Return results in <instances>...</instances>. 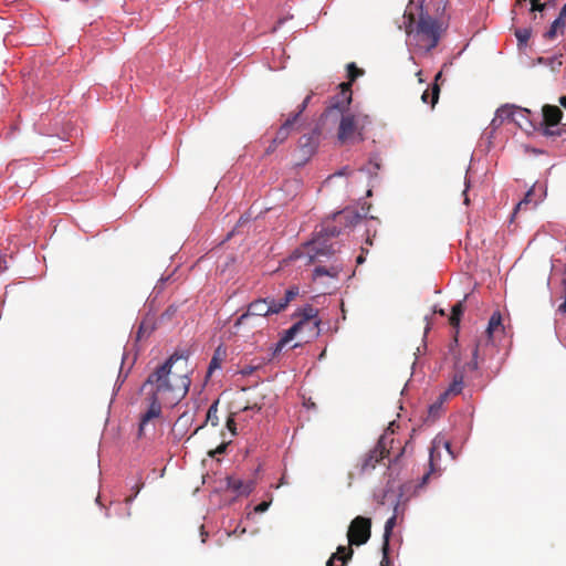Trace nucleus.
I'll return each instance as SVG.
<instances>
[{"label": "nucleus", "mask_w": 566, "mask_h": 566, "mask_svg": "<svg viewBox=\"0 0 566 566\" xmlns=\"http://www.w3.org/2000/svg\"><path fill=\"white\" fill-rule=\"evenodd\" d=\"M442 72L437 73L434 81L438 82L439 78H441ZM440 94V87L437 83H434L431 87V91H424L421 95V99L423 103H428L430 98V103L432 106H434L438 103Z\"/></svg>", "instance_id": "25"}, {"label": "nucleus", "mask_w": 566, "mask_h": 566, "mask_svg": "<svg viewBox=\"0 0 566 566\" xmlns=\"http://www.w3.org/2000/svg\"><path fill=\"white\" fill-rule=\"evenodd\" d=\"M514 34L517 40L518 49H522L527 45V41L530 40V38L532 35V29L531 28H518L515 30Z\"/></svg>", "instance_id": "29"}, {"label": "nucleus", "mask_w": 566, "mask_h": 566, "mask_svg": "<svg viewBox=\"0 0 566 566\" xmlns=\"http://www.w3.org/2000/svg\"><path fill=\"white\" fill-rule=\"evenodd\" d=\"M451 394L448 392V390L446 389L443 392H441L438 397V399L436 400L437 402H439L440 405L443 406V402L447 400V398L450 396Z\"/></svg>", "instance_id": "63"}, {"label": "nucleus", "mask_w": 566, "mask_h": 566, "mask_svg": "<svg viewBox=\"0 0 566 566\" xmlns=\"http://www.w3.org/2000/svg\"><path fill=\"white\" fill-rule=\"evenodd\" d=\"M271 505V501H262L261 503H259L258 505L254 506V512L255 513H264L269 510Z\"/></svg>", "instance_id": "54"}, {"label": "nucleus", "mask_w": 566, "mask_h": 566, "mask_svg": "<svg viewBox=\"0 0 566 566\" xmlns=\"http://www.w3.org/2000/svg\"><path fill=\"white\" fill-rule=\"evenodd\" d=\"M363 216L353 209H344L333 213V221L338 222L344 231H349L361 220Z\"/></svg>", "instance_id": "12"}, {"label": "nucleus", "mask_w": 566, "mask_h": 566, "mask_svg": "<svg viewBox=\"0 0 566 566\" xmlns=\"http://www.w3.org/2000/svg\"><path fill=\"white\" fill-rule=\"evenodd\" d=\"M311 95H307L304 101L298 105V109L291 114L290 116H295V122L298 119V117L302 115V113L306 109L310 101H311Z\"/></svg>", "instance_id": "50"}, {"label": "nucleus", "mask_w": 566, "mask_h": 566, "mask_svg": "<svg viewBox=\"0 0 566 566\" xmlns=\"http://www.w3.org/2000/svg\"><path fill=\"white\" fill-rule=\"evenodd\" d=\"M178 311V306L172 304V305H169L160 315L159 317V321L160 322H165V321H169L172 316L176 315Z\"/></svg>", "instance_id": "45"}, {"label": "nucleus", "mask_w": 566, "mask_h": 566, "mask_svg": "<svg viewBox=\"0 0 566 566\" xmlns=\"http://www.w3.org/2000/svg\"><path fill=\"white\" fill-rule=\"evenodd\" d=\"M311 95H307L304 101L298 105V109L291 114L290 116H295V122L298 119V117L302 115V113L306 109L310 101H311Z\"/></svg>", "instance_id": "49"}, {"label": "nucleus", "mask_w": 566, "mask_h": 566, "mask_svg": "<svg viewBox=\"0 0 566 566\" xmlns=\"http://www.w3.org/2000/svg\"><path fill=\"white\" fill-rule=\"evenodd\" d=\"M536 64L545 65L549 67L553 72H558L560 66L563 65V54L557 53L552 56H538L536 59Z\"/></svg>", "instance_id": "24"}, {"label": "nucleus", "mask_w": 566, "mask_h": 566, "mask_svg": "<svg viewBox=\"0 0 566 566\" xmlns=\"http://www.w3.org/2000/svg\"><path fill=\"white\" fill-rule=\"evenodd\" d=\"M157 327V323L155 319V315L153 313H147V315L142 321L138 331H137V340H140L145 336H149Z\"/></svg>", "instance_id": "20"}, {"label": "nucleus", "mask_w": 566, "mask_h": 566, "mask_svg": "<svg viewBox=\"0 0 566 566\" xmlns=\"http://www.w3.org/2000/svg\"><path fill=\"white\" fill-rule=\"evenodd\" d=\"M126 356L127 355L124 353L123 357H122V365L124 364ZM134 363H135V359L133 360L129 368L125 373L123 371V366L120 367L117 379L114 385L113 395H116L117 391L122 388L123 384L125 382L126 378L128 377L129 370H130L132 366L134 365Z\"/></svg>", "instance_id": "28"}, {"label": "nucleus", "mask_w": 566, "mask_h": 566, "mask_svg": "<svg viewBox=\"0 0 566 566\" xmlns=\"http://www.w3.org/2000/svg\"><path fill=\"white\" fill-rule=\"evenodd\" d=\"M382 552V558H381V566H389L390 558H389V544H382L381 546Z\"/></svg>", "instance_id": "52"}, {"label": "nucleus", "mask_w": 566, "mask_h": 566, "mask_svg": "<svg viewBox=\"0 0 566 566\" xmlns=\"http://www.w3.org/2000/svg\"><path fill=\"white\" fill-rule=\"evenodd\" d=\"M559 33L558 29L551 24L549 29L544 33L546 39H554Z\"/></svg>", "instance_id": "60"}, {"label": "nucleus", "mask_w": 566, "mask_h": 566, "mask_svg": "<svg viewBox=\"0 0 566 566\" xmlns=\"http://www.w3.org/2000/svg\"><path fill=\"white\" fill-rule=\"evenodd\" d=\"M563 286L565 289L564 302L558 306V311L566 315V277L563 279Z\"/></svg>", "instance_id": "62"}, {"label": "nucleus", "mask_w": 566, "mask_h": 566, "mask_svg": "<svg viewBox=\"0 0 566 566\" xmlns=\"http://www.w3.org/2000/svg\"><path fill=\"white\" fill-rule=\"evenodd\" d=\"M478 357H479V347L476 345L474 347V349L472 350V359L469 363H467L465 368H468L469 370H472V371L478 370L479 369Z\"/></svg>", "instance_id": "44"}, {"label": "nucleus", "mask_w": 566, "mask_h": 566, "mask_svg": "<svg viewBox=\"0 0 566 566\" xmlns=\"http://www.w3.org/2000/svg\"><path fill=\"white\" fill-rule=\"evenodd\" d=\"M272 310V296L256 298L248 304L247 311L237 318L234 327L241 326L249 317L252 316L266 317L275 314Z\"/></svg>", "instance_id": "7"}, {"label": "nucleus", "mask_w": 566, "mask_h": 566, "mask_svg": "<svg viewBox=\"0 0 566 566\" xmlns=\"http://www.w3.org/2000/svg\"><path fill=\"white\" fill-rule=\"evenodd\" d=\"M300 294V289L296 285L290 286L285 293L284 296L276 300L272 297V312H275V314L281 313L286 308V306Z\"/></svg>", "instance_id": "16"}, {"label": "nucleus", "mask_w": 566, "mask_h": 566, "mask_svg": "<svg viewBox=\"0 0 566 566\" xmlns=\"http://www.w3.org/2000/svg\"><path fill=\"white\" fill-rule=\"evenodd\" d=\"M556 29H558L559 33H564V29L566 28V2L560 8L558 15L552 22Z\"/></svg>", "instance_id": "32"}, {"label": "nucleus", "mask_w": 566, "mask_h": 566, "mask_svg": "<svg viewBox=\"0 0 566 566\" xmlns=\"http://www.w3.org/2000/svg\"><path fill=\"white\" fill-rule=\"evenodd\" d=\"M451 394L448 392V390L446 389L443 392H441L438 397V399L436 400L437 402H439L440 405L443 406V402L447 400V398L450 396Z\"/></svg>", "instance_id": "64"}, {"label": "nucleus", "mask_w": 566, "mask_h": 566, "mask_svg": "<svg viewBox=\"0 0 566 566\" xmlns=\"http://www.w3.org/2000/svg\"><path fill=\"white\" fill-rule=\"evenodd\" d=\"M501 323H502V316H501L500 312H494L490 317L488 328H486L489 336H492L494 328L500 326Z\"/></svg>", "instance_id": "39"}, {"label": "nucleus", "mask_w": 566, "mask_h": 566, "mask_svg": "<svg viewBox=\"0 0 566 566\" xmlns=\"http://www.w3.org/2000/svg\"><path fill=\"white\" fill-rule=\"evenodd\" d=\"M402 497H403V485H401L399 488V492L396 495V500L394 502V513H392V515H396V518L398 517V514H399V507H400V502H401Z\"/></svg>", "instance_id": "46"}, {"label": "nucleus", "mask_w": 566, "mask_h": 566, "mask_svg": "<svg viewBox=\"0 0 566 566\" xmlns=\"http://www.w3.org/2000/svg\"><path fill=\"white\" fill-rule=\"evenodd\" d=\"M427 0H409L399 29L407 33V44L413 45L416 52L427 54L434 49L441 38V24L424 9Z\"/></svg>", "instance_id": "1"}, {"label": "nucleus", "mask_w": 566, "mask_h": 566, "mask_svg": "<svg viewBox=\"0 0 566 566\" xmlns=\"http://www.w3.org/2000/svg\"><path fill=\"white\" fill-rule=\"evenodd\" d=\"M354 551L349 546L339 545L326 562V566H345L352 559Z\"/></svg>", "instance_id": "15"}, {"label": "nucleus", "mask_w": 566, "mask_h": 566, "mask_svg": "<svg viewBox=\"0 0 566 566\" xmlns=\"http://www.w3.org/2000/svg\"><path fill=\"white\" fill-rule=\"evenodd\" d=\"M295 124V116H289L284 123L279 127L275 136L273 137V144H282L284 143Z\"/></svg>", "instance_id": "22"}, {"label": "nucleus", "mask_w": 566, "mask_h": 566, "mask_svg": "<svg viewBox=\"0 0 566 566\" xmlns=\"http://www.w3.org/2000/svg\"><path fill=\"white\" fill-rule=\"evenodd\" d=\"M250 220H251V219H250V216H248V214H243V216H241V217H240V219H239V220H238V222H237L235 228H234L231 232H229V233H228V235H227V240H229V239L233 235V233H234V231H235V229H237V228H239V227H241V226H243V224H245V223L250 222Z\"/></svg>", "instance_id": "53"}, {"label": "nucleus", "mask_w": 566, "mask_h": 566, "mask_svg": "<svg viewBox=\"0 0 566 566\" xmlns=\"http://www.w3.org/2000/svg\"><path fill=\"white\" fill-rule=\"evenodd\" d=\"M286 344V342H283V339L280 338L279 342L273 346L272 356H275L276 354L281 353Z\"/></svg>", "instance_id": "59"}, {"label": "nucleus", "mask_w": 566, "mask_h": 566, "mask_svg": "<svg viewBox=\"0 0 566 566\" xmlns=\"http://www.w3.org/2000/svg\"><path fill=\"white\" fill-rule=\"evenodd\" d=\"M470 294H465L464 297L457 302L451 310V316L449 318L450 324L455 331H459L461 317L463 315L464 308H465V301L469 298Z\"/></svg>", "instance_id": "21"}, {"label": "nucleus", "mask_w": 566, "mask_h": 566, "mask_svg": "<svg viewBox=\"0 0 566 566\" xmlns=\"http://www.w3.org/2000/svg\"><path fill=\"white\" fill-rule=\"evenodd\" d=\"M228 444V442H222L213 451L210 452V455L214 457L216 454H223L227 451Z\"/></svg>", "instance_id": "58"}, {"label": "nucleus", "mask_w": 566, "mask_h": 566, "mask_svg": "<svg viewBox=\"0 0 566 566\" xmlns=\"http://www.w3.org/2000/svg\"><path fill=\"white\" fill-rule=\"evenodd\" d=\"M562 118L563 112L560 111L559 107L554 105H545L543 107V116L539 124H560Z\"/></svg>", "instance_id": "19"}, {"label": "nucleus", "mask_w": 566, "mask_h": 566, "mask_svg": "<svg viewBox=\"0 0 566 566\" xmlns=\"http://www.w3.org/2000/svg\"><path fill=\"white\" fill-rule=\"evenodd\" d=\"M142 479H143L142 474L139 473L137 475L136 481L130 485V490L133 491V494L130 496L126 497L125 502L127 504H132L134 502V500L137 497L140 490L144 488V483H143Z\"/></svg>", "instance_id": "36"}, {"label": "nucleus", "mask_w": 566, "mask_h": 566, "mask_svg": "<svg viewBox=\"0 0 566 566\" xmlns=\"http://www.w3.org/2000/svg\"><path fill=\"white\" fill-rule=\"evenodd\" d=\"M305 248L310 262H326L336 253L335 244L317 230L314 231L313 238L305 243Z\"/></svg>", "instance_id": "3"}, {"label": "nucleus", "mask_w": 566, "mask_h": 566, "mask_svg": "<svg viewBox=\"0 0 566 566\" xmlns=\"http://www.w3.org/2000/svg\"><path fill=\"white\" fill-rule=\"evenodd\" d=\"M516 105L504 104L496 109V115L503 120H509L516 124L521 129H526V125L523 120L516 118L515 113Z\"/></svg>", "instance_id": "17"}, {"label": "nucleus", "mask_w": 566, "mask_h": 566, "mask_svg": "<svg viewBox=\"0 0 566 566\" xmlns=\"http://www.w3.org/2000/svg\"><path fill=\"white\" fill-rule=\"evenodd\" d=\"M515 113H516V118L521 119V120H523L525 123V125H526V129L525 130H527L530 128H535V125L528 118V115L531 114L530 109L516 106Z\"/></svg>", "instance_id": "35"}, {"label": "nucleus", "mask_w": 566, "mask_h": 566, "mask_svg": "<svg viewBox=\"0 0 566 566\" xmlns=\"http://www.w3.org/2000/svg\"><path fill=\"white\" fill-rule=\"evenodd\" d=\"M503 123L504 122L495 114L490 123V126L484 130L483 137H485L490 143L493 134Z\"/></svg>", "instance_id": "33"}, {"label": "nucleus", "mask_w": 566, "mask_h": 566, "mask_svg": "<svg viewBox=\"0 0 566 566\" xmlns=\"http://www.w3.org/2000/svg\"><path fill=\"white\" fill-rule=\"evenodd\" d=\"M340 120H339V127H338V134L337 137L339 140L344 142L347 139L349 135H352L355 130L356 124L355 118L350 114H339Z\"/></svg>", "instance_id": "18"}, {"label": "nucleus", "mask_w": 566, "mask_h": 566, "mask_svg": "<svg viewBox=\"0 0 566 566\" xmlns=\"http://www.w3.org/2000/svg\"><path fill=\"white\" fill-rule=\"evenodd\" d=\"M543 127L542 132L544 136L547 137H560L565 129L559 126V124H544L541 125Z\"/></svg>", "instance_id": "30"}, {"label": "nucleus", "mask_w": 566, "mask_h": 566, "mask_svg": "<svg viewBox=\"0 0 566 566\" xmlns=\"http://www.w3.org/2000/svg\"><path fill=\"white\" fill-rule=\"evenodd\" d=\"M443 442H446V439L443 437L442 433H438L433 440H432V443H431V448H430V454H429V460H434V452L440 448L442 447Z\"/></svg>", "instance_id": "40"}, {"label": "nucleus", "mask_w": 566, "mask_h": 566, "mask_svg": "<svg viewBox=\"0 0 566 566\" xmlns=\"http://www.w3.org/2000/svg\"><path fill=\"white\" fill-rule=\"evenodd\" d=\"M226 356H227V348L224 347L223 344H220L214 349L212 358H211V360L209 363L208 370H207V375L208 376H211L213 370L221 368V361L226 358Z\"/></svg>", "instance_id": "23"}, {"label": "nucleus", "mask_w": 566, "mask_h": 566, "mask_svg": "<svg viewBox=\"0 0 566 566\" xmlns=\"http://www.w3.org/2000/svg\"><path fill=\"white\" fill-rule=\"evenodd\" d=\"M535 195H536V185H533L525 193L524 198L516 205L515 209H514V213H513V217L515 216V213L517 212V210H520L522 208V206L524 205H528L531 203L532 201L534 202V199H535Z\"/></svg>", "instance_id": "34"}, {"label": "nucleus", "mask_w": 566, "mask_h": 566, "mask_svg": "<svg viewBox=\"0 0 566 566\" xmlns=\"http://www.w3.org/2000/svg\"><path fill=\"white\" fill-rule=\"evenodd\" d=\"M316 230L331 241L345 232L338 222L333 221V214L323 220Z\"/></svg>", "instance_id": "14"}, {"label": "nucleus", "mask_w": 566, "mask_h": 566, "mask_svg": "<svg viewBox=\"0 0 566 566\" xmlns=\"http://www.w3.org/2000/svg\"><path fill=\"white\" fill-rule=\"evenodd\" d=\"M397 523L396 515H391L385 523L384 528V542L382 544H389L390 536L392 534V530Z\"/></svg>", "instance_id": "38"}, {"label": "nucleus", "mask_w": 566, "mask_h": 566, "mask_svg": "<svg viewBox=\"0 0 566 566\" xmlns=\"http://www.w3.org/2000/svg\"><path fill=\"white\" fill-rule=\"evenodd\" d=\"M344 271V260L339 256L335 258L329 266L316 265L312 271L313 281H317L323 276L337 280Z\"/></svg>", "instance_id": "10"}, {"label": "nucleus", "mask_w": 566, "mask_h": 566, "mask_svg": "<svg viewBox=\"0 0 566 566\" xmlns=\"http://www.w3.org/2000/svg\"><path fill=\"white\" fill-rule=\"evenodd\" d=\"M311 95H307L304 101L298 105V109L291 114L290 116H295V122L298 119V117L302 115V113L306 109L310 101H311Z\"/></svg>", "instance_id": "48"}, {"label": "nucleus", "mask_w": 566, "mask_h": 566, "mask_svg": "<svg viewBox=\"0 0 566 566\" xmlns=\"http://www.w3.org/2000/svg\"><path fill=\"white\" fill-rule=\"evenodd\" d=\"M318 310L315 308L313 305L311 304H305L303 307H300L297 308L292 317H300V319L297 321V323H301V326L305 327L306 325H310V323L312 324V327H311V333L314 335V336H318L319 335V325L322 323V321L318 318Z\"/></svg>", "instance_id": "8"}, {"label": "nucleus", "mask_w": 566, "mask_h": 566, "mask_svg": "<svg viewBox=\"0 0 566 566\" xmlns=\"http://www.w3.org/2000/svg\"><path fill=\"white\" fill-rule=\"evenodd\" d=\"M368 167H361L359 170L368 174L369 178L377 177V171L381 168L379 155L371 154L368 160Z\"/></svg>", "instance_id": "26"}, {"label": "nucleus", "mask_w": 566, "mask_h": 566, "mask_svg": "<svg viewBox=\"0 0 566 566\" xmlns=\"http://www.w3.org/2000/svg\"><path fill=\"white\" fill-rule=\"evenodd\" d=\"M347 70H348V76L352 81H355L356 77L359 75L358 71H357V67L355 65V63H349L347 65Z\"/></svg>", "instance_id": "57"}, {"label": "nucleus", "mask_w": 566, "mask_h": 566, "mask_svg": "<svg viewBox=\"0 0 566 566\" xmlns=\"http://www.w3.org/2000/svg\"><path fill=\"white\" fill-rule=\"evenodd\" d=\"M188 358L189 353L187 350L175 352L148 375L140 387V391L146 390L150 386L147 395L160 397V401L169 407L177 406L187 396L191 379L188 373H186L181 376V387H175L170 381V375L174 365L180 360L187 361Z\"/></svg>", "instance_id": "2"}, {"label": "nucleus", "mask_w": 566, "mask_h": 566, "mask_svg": "<svg viewBox=\"0 0 566 566\" xmlns=\"http://www.w3.org/2000/svg\"><path fill=\"white\" fill-rule=\"evenodd\" d=\"M547 196V187L546 185L536 186V195L534 199V207H536L539 202H542Z\"/></svg>", "instance_id": "43"}, {"label": "nucleus", "mask_w": 566, "mask_h": 566, "mask_svg": "<svg viewBox=\"0 0 566 566\" xmlns=\"http://www.w3.org/2000/svg\"><path fill=\"white\" fill-rule=\"evenodd\" d=\"M311 95H307L304 101L298 105V109L291 114L290 116H295V122L298 119V117L302 115V113L306 109L310 101H311Z\"/></svg>", "instance_id": "47"}, {"label": "nucleus", "mask_w": 566, "mask_h": 566, "mask_svg": "<svg viewBox=\"0 0 566 566\" xmlns=\"http://www.w3.org/2000/svg\"><path fill=\"white\" fill-rule=\"evenodd\" d=\"M352 102V91L349 87H345L337 95L333 96L331 105L325 109L321 116V120L324 117H328L334 113L336 115L345 113L347 106Z\"/></svg>", "instance_id": "9"}, {"label": "nucleus", "mask_w": 566, "mask_h": 566, "mask_svg": "<svg viewBox=\"0 0 566 566\" xmlns=\"http://www.w3.org/2000/svg\"><path fill=\"white\" fill-rule=\"evenodd\" d=\"M371 534V520L365 516L355 517L348 528L347 538L352 545H364Z\"/></svg>", "instance_id": "5"}, {"label": "nucleus", "mask_w": 566, "mask_h": 566, "mask_svg": "<svg viewBox=\"0 0 566 566\" xmlns=\"http://www.w3.org/2000/svg\"><path fill=\"white\" fill-rule=\"evenodd\" d=\"M464 386V375L463 371L460 370L453 375L452 381L447 388L448 392L451 395H459L462 392Z\"/></svg>", "instance_id": "27"}, {"label": "nucleus", "mask_w": 566, "mask_h": 566, "mask_svg": "<svg viewBox=\"0 0 566 566\" xmlns=\"http://www.w3.org/2000/svg\"><path fill=\"white\" fill-rule=\"evenodd\" d=\"M437 471V467L434 464V460H429V470L428 472L421 478L419 483L416 485V490L421 489L423 485L427 484L429 476L431 473Z\"/></svg>", "instance_id": "42"}, {"label": "nucleus", "mask_w": 566, "mask_h": 566, "mask_svg": "<svg viewBox=\"0 0 566 566\" xmlns=\"http://www.w3.org/2000/svg\"><path fill=\"white\" fill-rule=\"evenodd\" d=\"M390 481H388L385 490L382 491L381 495L377 496V502L379 504H385V500L388 496V494L391 492V486L389 485Z\"/></svg>", "instance_id": "56"}, {"label": "nucleus", "mask_w": 566, "mask_h": 566, "mask_svg": "<svg viewBox=\"0 0 566 566\" xmlns=\"http://www.w3.org/2000/svg\"><path fill=\"white\" fill-rule=\"evenodd\" d=\"M146 399L148 401V408L140 416L139 428H138L139 436H142V433L145 429V426L147 424L148 421H150L154 418H159L161 415V402L163 401H160V397L147 395Z\"/></svg>", "instance_id": "11"}, {"label": "nucleus", "mask_w": 566, "mask_h": 566, "mask_svg": "<svg viewBox=\"0 0 566 566\" xmlns=\"http://www.w3.org/2000/svg\"><path fill=\"white\" fill-rule=\"evenodd\" d=\"M442 447L446 449V451L448 452V454L451 457L452 460L457 459V454L452 450L450 441L446 440V442H443Z\"/></svg>", "instance_id": "61"}, {"label": "nucleus", "mask_w": 566, "mask_h": 566, "mask_svg": "<svg viewBox=\"0 0 566 566\" xmlns=\"http://www.w3.org/2000/svg\"><path fill=\"white\" fill-rule=\"evenodd\" d=\"M441 409H442V405L434 401L433 403H431L429 406V409H428L429 416L432 418H438L440 416Z\"/></svg>", "instance_id": "51"}, {"label": "nucleus", "mask_w": 566, "mask_h": 566, "mask_svg": "<svg viewBox=\"0 0 566 566\" xmlns=\"http://www.w3.org/2000/svg\"><path fill=\"white\" fill-rule=\"evenodd\" d=\"M174 275V272L168 275H161L160 279L157 281L153 292L150 295H154V297H157L161 292L164 291V285L167 281H169Z\"/></svg>", "instance_id": "41"}, {"label": "nucleus", "mask_w": 566, "mask_h": 566, "mask_svg": "<svg viewBox=\"0 0 566 566\" xmlns=\"http://www.w3.org/2000/svg\"><path fill=\"white\" fill-rule=\"evenodd\" d=\"M226 482H227V488L234 491L238 496H242V495L248 496L253 492V490L255 488V483L253 480L243 481L241 479H237L231 475H228L226 478Z\"/></svg>", "instance_id": "13"}, {"label": "nucleus", "mask_w": 566, "mask_h": 566, "mask_svg": "<svg viewBox=\"0 0 566 566\" xmlns=\"http://www.w3.org/2000/svg\"><path fill=\"white\" fill-rule=\"evenodd\" d=\"M395 422H391L387 429V431L379 438L377 444L374 449H371L363 459L360 464V473L365 474L370 471H373L377 463H379L387 454H389V451L387 449V443L390 442L394 443V439L390 438L389 430L391 426H394Z\"/></svg>", "instance_id": "4"}, {"label": "nucleus", "mask_w": 566, "mask_h": 566, "mask_svg": "<svg viewBox=\"0 0 566 566\" xmlns=\"http://www.w3.org/2000/svg\"><path fill=\"white\" fill-rule=\"evenodd\" d=\"M321 128L314 127L310 133L304 134L298 139V153L301 156L300 161L295 164L297 167H303L310 158L316 153L319 145Z\"/></svg>", "instance_id": "6"}, {"label": "nucleus", "mask_w": 566, "mask_h": 566, "mask_svg": "<svg viewBox=\"0 0 566 566\" xmlns=\"http://www.w3.org/2000/svg\"><path fill=\"white\" fill-rule=\"evenodd\" d=\"M218 406H219V399L214 400L210 407L208 408V411H207V417H206V421L205 423L207 422H210L211 426L213 427H217L219 424V418H218Z\"/></svg>", "instance_id": "31"}, {"label": "nucleus", "mask_w": 566, "mask_h": 566, "mask_svg": "<svg viewBox=\"0 0 566 566\" xmlns=\"http://www.w3.org/2000/svg\"><path fill=\"white\" fill-rule=\"evenodd\" d=\"M259 367H260V365H248V366L242 367L239 373L242 376H249V375L253 374Z\"/></svg>", "instance_id": "55"}, {"label": "nucleus", "mask_w": 566, "mask_h": 566, "mask_svg": "<svg viewBox=\"0 0 566 566\" xmlns=\"http://www.w3.org/2000/svg\"><path fill=\"white\" fill-rule=\"evenodd\" d=\"M302 328H304V327L301 326V323L295 322L290 328L284 331L281 338L283 339V342L290 343L291 340L294 339L296 334L302 331Z\"/></svg>", "instance_id": "37"}]
</instances>
